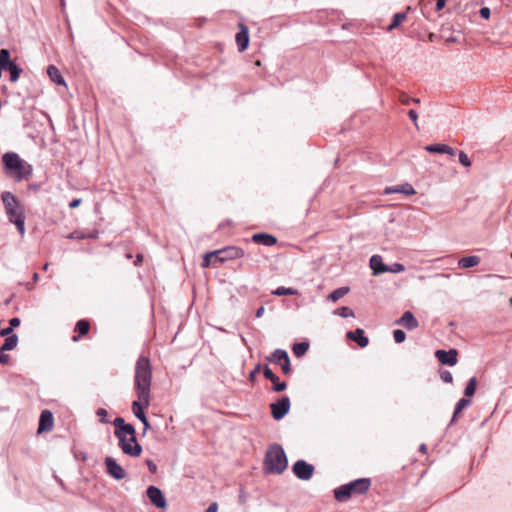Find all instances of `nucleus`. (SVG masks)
Segmentation results:
<instances>
[{
    "mask_svg": "<svg viewBox=\"0 0 512 512\" xmlns=\"http://www.w3.org/2000/svg\"><path fill=\"white\" fill-rule=\"evenodd\" d=\"M471 403L470 399L464 397L458 400L454 407L453 416L450 420L449 426L455 421L457 416Z\"/></svg>",
    "mask_w": 512,
    "mask_h": 512,
    "instance_id": "obj_24",
    "label": "nucleus"
},
{
    "mask_svg": "<svg viewBox=\"0 0 512 512\" xmlns=\"http://www.w3.org/2000/svg\"><path fill=\"white\" fill-rule=\"evenodd\" d=\"M82 203V199L81 198H74L73 200H71L69 202V208L71 209H75V208H78Z\"/></svg>",
    "mask_w": 512,
    "mask_h": 512,
    "instance_id": "obj_49",
    "label": "nucleus"
},
{
    "mask_svg": "<svg viewBox=\"0 0 512 512\" xmlns=\"http://www.w3.org/2000/svg\"><path fill=\"white\" fill-rule=\"evenodd\" d=\"M419 451L421 453H427V445L426 444H421L420 447H419Z\"/></svg>",
    "mask_w": 512,
    "mask_h": 512,
    "instance_id": "obj_57",
    "label": "nucleus"
},
{
    "mask_svg": "<svg viewBox=\"0 0 512 512\" xmlns=\"http://www.w3.org/2000/svg\"><path fill=\"white\" fill-rule=\"evenodd\" d=\"M1 200L4 206L8 221L16 226L21 236L25 235V211L19 199L10 191H4L1 194Z\"/></svg>",
    "mask_w": 512,
    "mask_h": 512,
    "instance_id": "obj_4",
    "label": "nucleus"
},
{
    "mask_svg": "<svg viewBox=\"0 0 512 512\" xmlns=\"http://www.w3.org/2000/svg\"><path fill=\"white\" fill-rule=\"evenodd\" d=\"M12 332H13V329L10 326L0 329V335L3 337H8V336L12 335L13 334Z\"/></svg>",
    "mask_w": 512,
    "mask_h": 512,
    "instance_id": "obj_51",
    "label": "nucleus"
},
{
    "mask_svg": "<svg viewBox=\"0 0 512 512\" xmlns=\"http://www.w3.org/2000/svg\"><path fill=\"white\" fill-rule=\"evenodd\" d=\"M435 357L442 365L454 366L458 362V351L455 348L449 350L438 349L435 352Z\"/></svg>",
    "mask_w": 512,
    "mask_h": 512,
    "instance_id": "obj_12",
    "label": "nucleus"
},
{
    "mask_svg": "<svg viewBox=\"0 0 512 512\" xmlns=\"http://www.w3.org/2000/svg\"><path fill=\"white\" fill-rule=\"evenodd\" d=\"M89 330H90V322L87 319L78 320L74 327V332L77 333L78 335H74L72 337V341L73 342L79 341L80 337L88 334Z\"/></svg>",
    "mask_w": 512,
    "mask_h": 512,
    "instance_id": "obj_21",
    "label": "nucleus"
},
{
    "mask_svg": "<svg viewBox=\"0 0 512 512\" xmlns=\"http://www.w3.org/2000/svg\"><path fill=\"white\" fill-rule=\"evenodd\" d=\"M271 293L274 296H293V295H297L298 291L291 287L280 286V287L276 288L275 290H273Z\"/></svg>",
    "mask_w": 512,
    "mask_h": 512,
    "instance_id": "obj_29",
    "label": "nucleus"
},
{
    "mask_svg": "<svg viewBox=\"0 0 512 512\" xmlns=\"http://www.w3.org/2000/svg\"><path fill=\"white\" fill-rule=\"evenodd\" d=\"M370 268L374 275H380L388 272V265L384 264L383 259L380 255H373L369 260Z\"/></svg>",
    "mask_w": 512,
    "mask_h": 512,
    "instance_id": "obj_20",
    "label": "nucleus"
},
{
    "mask_svg": "<svg viewBox=\"0 0 512 512\" xmlns=\"http://www.w3.org/2000/svg\"><path fill=\"white\" fill-rule=\"evenodd\" d=\"M96 415L99 416L101 419H100V422L101 423H104V424H107L109 423V421L106 419L107 415H108V412L106 409L104 408H98L97 411H96Z\"/></svg>",
    "mask_w": 512,
    "mask_h": 512,
    "instance_id": "obj_44",
    "label": "nucleus"
},
{
    "mask_svg": "<svg viewBox=\"0 0 512 512\" xmlns=\"http://www.w3.org/2000/svg\"><path fill=\"white\" fill-rule=\"evenodd\" d=\"M289 355L286 350L276 349L274 352L267 358L268 361L273 362L275 364H281Z\"/></svg>",
    "mask_w": 512,
    "mask_h": 512,
    "instance_id": "obj_25",
    "label": "nucleus"
},
{
    "mask_svg": "<svg viewBox=\"0 0 512 512\" xmlns=\"http://www.w3.org/2000/svg\"><path fill=\"white\" fill-rule=\"evenodd\" d=\"M47 74L51 81L57 85H65V80L56 66L49 65L47 68Z\"/></svg>",
    "mask_w": 512,
    "mask_h": 512,
    "instance_id": "obj_23",
    "label": "nucleus"
},
{
    "mask_svg": "<svg viewBox=\"0 0 512 512\" xmlns=\"http://www.w3.org/2000/svg\"><path fill=\"white\" fill-rule=\"evenodd\" d=\"M405 270V266L402 263L395 262L392 265H388V272L400 273Z\"/></svg>",
    "mask_w": 512,
    "mask_h": 512,
    "instance_id": "obj_38",
    "label": "nucleus"
},
{
    "mask_svg": "<svg viewBox=\"0 0 512 512\" xmlns=\"http://www.w3.org/2000/svg\"><path fill=\"white\" fill-rule=\"evenodd\" d=\"M395 324L405 327L412 331L419 326L418 320L411 311H405L402 316L395 321Z\"/></svg>",
    "mask_w": 512,
    "mask_h": 512,
    "instance_id": "obj_15",
    "label": "nucleus"
},
{
    "mask_svg": "<svg viewBox=\"0 0 512 512\" xmlns=\"http://www.w3.org/2000/svg\"><path fill=\"white\" fill-rule=\"evenodd\" d=\"M21 323V320L20 318L18 317H13L9 320V326L12 327V329L14 330V328L18 327Z\"/></svg>",
    "mask_w": 512,
    "mask_h": 512,
    "instance_id": "obj_50",
    "label": "nucleus"
},
{
    "mask_svg": "<svg viewBox=\"0 0 512 512\" xmlns=\"http://www.w3.org/2000/svg\"><path fill=\"white\" fill-rule=\"evenodd\" d=\"M217 262L222 264L228 260L238 259L244 256V251L238 246H227L222 249L216 250Z\"/></svg>",
    "mask_w": 512,
    "mask_h": 512,
    "instance_id": "obj_9",
    "label": "nucleus"
},
{
    "mask_svg": "<svg viewBox=\"0 0 512 512\" xmlns=\"http://www.w3.org/2000/svg\"><path fill=\"white\" fill-rule=\"evenodd\" d=\"M217 264H219L217 262V252H216V250H214V251H211V252H207L204 255L201 266L203 268H207V267H209L211 265L212 266H216Z\"/></svg>",
    "mask_w": 512,
    "mask_h": 512,
    "instance_id": "obj_26",
    "label": "nucleus"
},
{
    "mask_svg": "<svg viewBox=\"0 0 512 512\" xmlns=\"http://www.w3.org/2000/svg\"><path fill=\"white\" fill-rule=\"evenodd\" d=\"M509 303L510 305H512V297L509 299Z\"/></svg>",
    "mask_w": 512,
    "mask_h": 512,
    "instance_id": "obj_63",
    "label": "nucleus"
},
{
    "mask_svg": "<svg viewBox=\"0 0 512 512\" xmlns=\"http://www.w3.org/2000/svg\"><path fill=\"white\" fill-rule=\"evenodd\" d=\"M491 11L488 7H482L479 10V15L483 19H489Z\"/></svg>",
    "mask_w": 512,
    "mask_h": 512,
    "instance_id": "obj_47",
    "label": "nucleus"
},
{
    "mask_svg": "<svg viewBox=\"0 0 512 512\" xmlns=\"http://www.w3.org/2000/svg\"><path fill=\"white\" fill-rule=\"evenodd\" d=\"M394 193H402L406 196H411V195L416 194V191L413 188V186L407 182L404 184H401V185H397V186H388L383 191L384 195H390V194H394Z\"/></svg>",
    "mask_w": 512,
    "mask_h": 512,
    "instance_id": "obj_18",
    "label": "nucleus"
},
{
    "mask_svg": "<svg viewBox=\"0 0 512 512\" xmlns=\"http://www.w3.org/2000/svg\"><path fill=\"white\" fill-rule=\"evenodd\" d=\"M510 257H511V259H512V252H511V254H510Z\"/></svg>",
    "mask_w": 512,
    "mask_h": 512,
    "instance_id": "obj_64",
    "label": "nucleus"
},
{
    "mask_svg": "<svg viewBox=\"0 0 512 512\" xmlns=\"http://www.w3.org/2000/svg\"><path fill=\"white\" fill-rule=\"evenodd\" d=\"M281 370L285 375H288L292 372L290 358H286L281 364Z\"/></svg>",
    "mask_w": 512,
    "mask_h": 512,
    "instance_id": "obj_41",
    "label": "nucleus"
},
{
    "mask_svg": "<svg viewBox=\"0 0 512 512\" xmlns=\"http://www.w3.org/2000/svg\"><path fill=\"white\" fill-rule=\"evenodd\" d=\"M218 511V504L217 502H212L208 508L206 509V512H217Z\"/></svg>",
    "mask_w": 512,
    "mask_h": 512,
    "instance_id": "obj_54",
    "label": "nucleus"
},
{
    "mask_svg": "<svg viewBox=\"0 0 512 512\" xmlns=\"http://www.w3.org/2000/svg\"><path fill=\"white\" fill-rule=\"evenodd\" d=\"M261 370L264 377L269 381H272L277 376L267 364L262 366Z\"/></svg>",
    "mask_w": 512,
    "mask_h": 512,
    "instance_id": "obj_37",
    "label": "nucleus"
},
{
    "mask_svg": "<svg viewBox=\"0 0 512 512\" xmlns=\"http://www.w3.org/2000/svg\"><path fill=\"white\" fill-rule=\"evenodd\" d=\"M146 465L150 473L155 474L157 472V465L154 463V461L148 459L146 460Z\"/></svg>",
    "mask_w": 512,
    "mask_h": 512,
    "instance_id": "obj_48",
    "label": "nucleus"
},
{
    "mask_svg": "<svg viewBox=\"0 0 512 512\" xmlns=\"http://www.w3.org/2000/svg\"><path fill=\"white\" fill-rule=\"evenodd\" d=\"M477 388V378L472 377L468 380L466 387L464 389V396L469 399V397H472Z\"/></svg>",
    "mask_w": 512,
    "mask_h": 512,
    "instance_id": "obj_31",
    "label": "nucleus"
},
{
    "mask_svg": "<svg viewBox=\"0 0 512 512\" xmlns=\"http://www.w3.org/2000/svg\"><path fill=\"white\" fill-rule=\"evenodd\" d=\"M397 24H394V22L391 21V23L388 26V31H392L393 29L397 28Z\"/></svg>",
    "mask_w": 512,
    "mask_h": 512,
    "instance_id": "obj_58",
    "label": "nucleus"
},
{
    "mask_svg": "<svg viewBox=\"0 0 512 512\" xmlns=\"http://www.w3.org/2000/svg\"><path fill=\"white\" fill-rule=\"evenodd\" d=\"M445 144H442V143H435V144H430V145H427L425 146V150L429 153H440V154H444V150H445Z\"/></svg>",
    "mask_w": 512,
    "mask_h": 512,
    "instance_id": "obj_34",
    "label": "nucleus"
},
{
    "mask_svg": "<svg viewBox=\"0 0 512 512\" xmlns=\"http://www.w3.org/2000/svg\"><path fill=\"white\" fill-rule=\"evenodd\" d=\"M447 0H436L435 9L436 11H441L445 5Z\"/></svg>",
    "mask_w": 512,
    "mask_h": 512,
    "instance_id": "obj_53",
    "label": "nucleus"
},
{
    "mask_svg": "<svg viewBox=\"0 0 512 512\" xmlns=\"http://www.w3.org/2000/svg\"><path fill=\"white\" fill-rule=\"evenodd\" d=\"M440 378L445 383H452L453 382V376L450 371L448 370H441L440 371Z\"/></svg>",
    "mask_w": 512,
    "mask_h": 512,
    "instance_id": "obj_43",
    "label": "nucleus"
},
{
    "mask_svg": "<svg viewBox=\"0 0 512 512\" xmlns=\"http://www.w3.org/2000/svg\"><path fill=\"white\" fill-rule=\"evenodd\" d=\"M114 435L117 437L118 446L125 455L138 457L142 453V446L136 438V429L132 424L126 423L124 418L116 417L113 421Z\"/></svg>",
    "mask_w": 512,
    "mask_h": 512,
    "instance_id": "obj_2",
    "label": "nucleus"
},
{
    "mask_svg": "<svg viewBox=\"0 0 512 512\" xmlns=\"http://www.w3.org/2000/svg\"><path fill=\"white\" fill-rule=\"evenodd\" d=\"M10 361V355L6 353L5 350H2L0 348V364L1 365H7Z\"/></svg>",
    "mask_w": 512,
    "mask_h": 512,
    "instance_id": "obj_45",
    "label": "nucleus"
},
{
    "mask_svg": "<svg viewBox=\"0 0 512 512\" xmlns=\"http://www.w3.org/2000/svg\"><path fill=\"white\" fill-rule=\"evenodd\" d=\"M3 171L15 182L28 180L33 172L32 165L21 159L16 152H6L2 155Z\"/></svg>",
    "mask_w": 512,
    "mask_h": 512,
    "instance_id": "obj_3",
    "label": "nucleus"
},
{
    "mask_svg": "<svg viewBox=\"0 0 512 512\" xmlns=\"http://www.w3.org/2000/svg\"><path fill=\"white\" fill-rule=\"evenodd\" d=\"M5 71L10 74V81L17 82L23 69L13 60H11V53L8 49H5Z\"/></svg>",
    "mask_w": 512,
    "mask_h": 512,
    "instance_id": "obj_13",
    "label": "nucleus"
},
{
    "mask_svg": "<svg viewBox=\"0 0 512 512\" xmlns=\"http://www.w3.org/2000/svg\"><path fill=\"white\" fill-rule=\"evenodd\" d=\"M407 18L406 12H398L393 15L392 22L399 26Z\"/></svg>",
    "mask_w": 512,
    "mask_h": 512,
    "instance_id": "obj_39",
    "label": "nucleus"
},
{
    "mask_svg": "<svg viewBox=\"0 0 512 512\" xmlns=\"http://www.w3.org/2000/svg\"><path fill=\"white\" fill-rule=\"evenodd\" d=\"M333 314L341 316L343 318L355 317L354 311L347 306L337 308L336 310H334Z\"/></svg>",
    "mask_w": 512,
    "mask_h": 512,
    "instance_id": "obj_32",
    "label": "nucleus"
},
{
    "mask_svg": "<svg viewBox=\"0 0 512 512\" xmlns=\"http://www.w3.org/2000/svg\"><path fill=\"white\" fill-rule=\"evenodd\" d=\"M346 337L357 343L360 348H365L369 344V338L365 335L362 328H356L355 330L348 331Z\"/></svg>",
    "mask_w": 512,
    "mask_h": 512,
    "instance_id": "obj_16",
    "label": "nucleus"
},
{
    "mask_svg": "<svg viewBox=\"0 0 512 512\" xmlns=\"http://www.w3.org/2000/svg\"><path fill=\"white\" fill-rule=\"evenodd\" d=\"M445 150L444 154H448L451 157H454L456 155V150L448 145L445 144Z\"/></svg>",
    "mask_w": 512,
    "mask_h": 512,
    "instance_id": "obj_52",
    "label": "nucleus"
},
{
    "mask_svg": "<svg viewBox=\"0 0 512 512\" xmlns=\"http://www.w3.org/2000/svg\"><path fill=\"white\" fill-rule=\"evenodd\" d=\"M54 425V417L50 410H43L39 416L37 433L41 434L52 430Z\"/></svg>",
    "mask_w": 512,
    "mask_h": 512,
    "instance_id": "obj_14",
    "label": "nucleus"
},
{
    "mask_svg": "<svg viewBox=\"0 0 512 512\" xmlns=\"http://www.w3.org/2000/svg\"><path fill=\"white\" fill-rule=\"evenodd\" d=\"M480 261L481 259L479 256H466L459 259L458 266L461 269H468L477 266L480 263Z\"/></svg>",
    "mask_w": 512,
    "mask_h": 512,
    "instance_id": "obj_22",
    "label": "nucleus"
},
{
    "mask_svg": "<svg viewBox=\"0 0 512 512\" xmlns=\"http://www.w3.org/2000/svg\"><path fill=\"white\" fill-rule=\"evenodd\" d=\"M309 349V343L308 342H298L295 343L292 347V351L296 357H302L306 354V352Z\"/></svg>",
    "mask_w": 512,
    "mask_h": 512,
    "instance_id": "obj_30",
    "label": "nucleus"
},
{
    "mask_svg": "<svg viewBox=\"0 0 512 512\" xmlns=\"http://www.w3.org/2000/svg\"><path fill=\"white\" fill-rule=\"evenodd\" d=\"M38 279H39V274L35 272L33 274V281L36 282V281H38Z\"/></svg>",
    "mask_w": 512,
    "mask_h": 512,
    "instance_id": "obj_59",
    "label": "nucleus"
},
{
    "mask_svg": "<svg viewBox=\"0 0 512 512\" xmlns=\"http://www.w3.org/2000/svg\"><path fill=\"white\" fill-rule=\"evenodd\" d=\"M291 402L287 395L282 396L276 402L270 404L271 415L274 420L279 421L283 419L290 410Z\"/></svg>",
    "mask_w": 512,
    "mask_h": 512,
    "instance_id": "obj_7",
    "label": "nucleus"
},
{
    "mask_svg": "<svg viewBox=\"0 0 512 512\" xmlns=\"http://www.w3.org/2000/svg\"><path fill=\"white\" fill-rule=\"evenodd\" d=\"M47 268H48V263H46V264L44 265L43 269H44V270H47Z\"/></svg>",
    "mask_w": 512,
    "mask_h": 512,
    "instance_id": "obj_60",
    "label": "nucleus"
},
{
    "mask_svg": "<svg viewBox=\"0 0 512 512\" xmlns=\"http://www.w3.org/2000/svg\"><path fill=\"white\" fill-rule=\"evenodd\" d=\"M459 162L464 167H470L471 164H472L470 158L468 157V155L464 151H460L459 152Z\"/></svg>",
    "mask_w": 512,
    "mask_h": 512,
    "instance_id": "obj_40",
    "label": "nucleus"
},
{
    "mask_svg": "<svg viewBox=\"0 0 512 512\" xmlns=\"http://www.w3.org/2000/svg\"><path fill=\"white\" fill-rule=\"evenodd\" d=\"M106 472L115 480H122L126 477L123 467L113 458L106 457L104 461Z\"/></svg>",
    "mask_w": 512,
    "mask_h": 512,
    "instance_id": "obj_11",
    "label": "nucleus"
},
{
    "mask_svg": "<svg viewBox=\"0 0 512 512\" xmlns=\"http://www.w3.org/2000/svg\"><path fill=\"white\" fill-rule=\"evenodd\" d=\"M235 41L240 52L245 51L249 46V31L248 28L240 24L239 31L236 33Z\"/></svg>",
    "mask_w": 512,
    "mask_h": 512,
    "instance_id": "obj_17",
    "label": "nucleus"
},
{
    "mask_svg": "<svg viewBox=\"0 0 512 512\" xmlns=\"http://www.w3.org/2000/svg\"><path fill=\"white\" fill-rule=\"evenodd\" d=\"M146 495L151 502L158 509H165L167 501L163 492L156 486H149L146 490Z\"/></svg>",
    "mask_w": 512,
    "mask_h": 512,
    "instance_id": "obj_10",
    "label": "nucleus"
},
{
    "mask_svg": "<svg viewBox=\"0 0 512 512\" xmlns=\"http://www.w3.org/2000/svg\"><path fill=\"white\" fill-rule=\"evenodd\" d=\"M151 381L152 369L150 360L148 357L141 355L135 364L134 387L138 399L132 402V412L144 426L143 436L151 428L145 415V410L150 405Z\"/></svg>",
    "mask_w": 512,
    "mask_h": 512,
    "instance_id": "obj_1",
    "label": "nucleus"
},
{
    "mask_svg": "<svg viewBox=\"0 0 512 512\" xmlns=\"http://www.w3.org/2000/svg\"><path fill=\"white\" fill-rule=\"evenodd\" d=\"M18 344V336L16 334H12L5 338L4 343L0 346L2 350L11 351L16 348Z\"/></svg>",
    "mask_w": 512,
    "mask_h": 512,
    "instance_id": "obj_28",
    "label": "nucleus"
},
{
    "mask_svg": "<svg viewBox=\"0 0 512 512\" xmlns=\"http://www.w3.org/2000/svg\"><path fill=\"white\" fill-rule=\"evenodd\" d=\"M349 287L343 286L333 290L327 297L329 301L336 302L349 292Z\"/></svg>",
    "mask_w": 512,
    "mask_h": 512,
    "instance_id": "obj_27",
    "label": "nucleus"
},
{
    "mask_svg": "<svg viewBox=\"0 0 512 512\" xmlns=\"http://www.w3.org/2000/svg\"><path fill=\"white\" fill-rule=\"evenodd\" d=\"M264 312H265L264 306H260L259 308H257V310L255 312V316L257 318H261L263 316Z\"/></svg>",
    "mask_w": 512,
    "mask_h": 512,
    "instance_id": "obj_55",
    "label": "nucleus"
},
{
    "mask_svg": "<svg viewBox=\"0 0 512 512\" xmlns=\"http://www.w3.org/2000/svg\"><path fill=\"white\" fill-rule=\"evenodd\" d=\"M33 189H34V190H37V189H38V186H37V185H34V186H33Z\"/></svg>",
    "mask_w": 512,
    "mask_h": 512,
    "instance_id": "obj_62",
    "label": "nucleus"
},
{
    "mask_svg": "<svg viewBox=\"0 0 512 512\" xmlns=\"http://www.w3.org/2000/svg\"><path fill=\"white\" fill-rule=\"evenodd\" d=\"M261 368H262V365L261 364H257L253 370H251L249 372V375H248V380L252 383H254L257 379L256 375L257 373H259L261 371Z\"/></svg>",
    "mask_w": 512,
    "mask_h": 512,
    "instance_id": "obj_42",
    "label": "nucleus"
},
{
    "mask_svg": "<svg viewBox=\"0 0 512 512\" xmlns=\"http://www.w3.org/2000/svg\"><path fill=\"white\" fill-rule=\"evenodd\" d=\"M370 486V478H358L334 489V498L336 501L343 503L348 501L352 495L365 494Z\"/></svg>",
    "mask_w": 512,
    "mask_h": 512,
    "instance_id": "obj_6",
    "label": "nucleus"
},
{
    "mask_svg": "<svg viewBox=\"0 0 512 512\" xmlns=\"http://www.w3.org/2000/svg\"><path fill=\"white\" fill-rule=\"evenodd\" d=\"M142 261H143V255L142 254H137L136 255V259L134 261V265L138 266V265L141 264Z\"/></svg>",
    "mask_w": 512,
    "mask_h": 512,
    "instance_id": "obj_56",
    "label": "nucleus"
},
{
    "mask_svg": "<svg viewBox=\"0 0 512 512\" xmlns=\"http://www.w3.org/2000/svg\"><path fill=\"white\" fill-rule=\"evenodd\" d=\"M407 114H408V117L411 119V121L416 126V128L418 129L419 127H418V123H417V120H418L417 112L414 109H410Z\"/></svg>",
    "mask_w": 512,
    "mask_h": 512,
    "instance_id": "obj_46",
    "label": "nucleus"
},
{
    "mask_svg": "<svg viewBox=\"0 0 512 512\" xmlns=\"http://www.w3.org/2000/svg\"><path fill=\"white\" fill-rule=\"evenodd\" d=\"M288 466V459L280 444H271L265 454L264 470L268 474H281Z\"/></svg>",
    "mask_w": 512,
    "mask_h": 512,
    "instance_id": "obj_5",
    "label": "nucleus"
},
{
    "mask_svg": "<svg viewBox=\"0 0 512 512\" xmlns=\"http://www.w3.org/2000/svg\"><path fill=\"white\" fill-rule=\"evenodd\" d=\"M292 471L298 479L307 481L312 478L315 468L312 464L300 459L293 464Z\"/></svg>",
    "mask_w": 512,
    "mask_h": 512,
    "instance_id": "obj_8",
    "label": "nucleus"
},
{
    "mask_svg": "<svg viewBox=\"0 0 512 512\" xmlns=\"http://www.w3.org/2000/svg\"><path fill=\"white\" fill-rule=\"evenodd\" d=\"M27 288H28V290H31V289L33 288V286H32V285H30V284H28V287H27Z\"/></svg>",
    "mask_w": 512,
    "mask_h": 512,
    "instance_id": "obj_61",
    "label": "nucleus"
},
{
    "mask_svg": "<svg viewBox=\"0 0 512 512\" xmlns=\"http://www.w3.org/2000/svg\"><path fill=\"white\" fill-rule=\"evenodd\" d=\"M399 101L403 105H410L411 103H414V104H419L420 103V99L419 98L410 97L406 93H401L399 95Z\"/></svg>",
    "mask_w": 512,
    "mask_h": 512,
    "instance_id": "obj_35",
    "label": "nucleus"
},
{
    "mask_svg": "<svg viewBox=\"0 0 512 512\" xmlns=\"http://www.w3.org/2000/svg\"><path fill=\"white\" fill-rule=\"evenodd\" d=\"M272 390L274 392H282L286 390L287 383L285 381H280L279 377L276 376L272 381Z\"/></svg>",
    "mask_w": 512,
    "mask_h": 512,
    "instance_id": "obj_33",
    "label": "nucleus"
},
{
    "mask_svg": "<svg viewBox=\"0 0 512 512\" xmlns=\"http://www.w3.org/2000/svg\"><path fill=\"white\" fill-rule=\"evenodd\" d=\"M393 338L395 343L400 344L403 343L406 339V333L402 329H395L393 331Z\"/></svg>",
    "mask_w": 512,
    "mask_h": 512,
    "instance_id": "obj_36",
    "label": "nucleus"
},
{
    "mask_svg": "<svg viewBox=\"0 0 512 512\" xmlns=\"http://www.w3.org/2000/svg\"><path fill=\"white\" fill-rule=\"evenodd\" d=\"M252 241L255 244L271 247L277 243V238L269 233L261 232L252 235Z\"/></svg>",
    "mask_w": 512,
    "mask_h": 512,
    "instance_id": "obj_19",
    "label": "nucleus"
}]
</instances>
